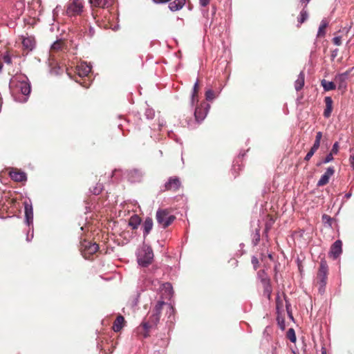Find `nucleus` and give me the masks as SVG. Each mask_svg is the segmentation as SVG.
Masks as SVG:
<instances>
[{
    "label": "nucleus",
    "instance_id": "obj_48",
    "mask_svg": "<svg viewBox=\"0 0 354 354\" xmlns=\"http://www.w3.org/2000/svg\"><path fill=\"white\" fill-rule=\"evenodd\" d=\"M344 79V77L343 75H339L338 77H336V80H339L341 82L343 81Z\"/></svg>",
    "mask_w": 354,
    "mask_h": 354
},
{
    "label": "nucleus",
    "instance_id": "obj_1",
    "mask_svg": "<svg viewBox=\"0 0 354 354\" xmlns=\"http://www.w3.org/2000/svg\"><path fill=\"white\" fill-rule=\"evenodd\" d=\"M10 88L13 95L22 94L23 98L19 100L20 102H26L27 96L31 91L30 84L26 76L19 75L14 77L10 82Z\"/></svg>",
    "mask_w": 354,
    "mask_h": 354
},
{
    "label": "nucleus",
    "instance_id": "obj_8",
    "mask_svg": "<svg viewBox=\"0 0 354 354\" xmlns=\"http://www.w3.org/2000/svg\"><path fill=\"white\" fill-rule=\"evenodd\" d=\"M210 106L208 103L203 102L199 106L195 109L194 115L196 120L198 122L202 121L206 117Z\"/></svg>",
    "mask_w": 354,
    "mask_h": 354
},
{
    "label": "nucleus",
    "instance_id": "obj_32",
    "mask_svg": "<svg viewBox=\"0 0 354 354\" xmlns=\"http://www.w3.org/2000/svg\"><path fill=\"white\" fill-rule=\"evenodd\" d=\"M205 97L207 100H212L215 97L214 93L212 90H208L205 93Z\"/></svg>",
    "mask_w": 354,
    "mask_h": 354
},
{
    "label": "nucleus",
    "instance_id": "obj_28",
    "mask_svg": "<svg viewBox=\"0 0 354 354\" xmlns=\"http://www.w3.org/2000/svg\"><path fill=\"white\" fill-rule=\"evenodd\" d=\"M164 306H167L170 307V305L165 301H158L156 305L155 306L154 308L153 309L152 312L156 314H158V315L160 316L161 310Z\"/></svg>",
    "mask_w": 354,
    "mask_h": 354
},
{
    "label": "nucleus",
    "instance_id": "obj_45",
    "mask_svg": "<svg viewBox=\"0 0 354 354\" xmlns=\"http://www.w3.org/2000/svg\"><path fill=\"white\" fill-rule=\"evenodd\" d=\"M170 1L171 0H153V1L156 3H165Z\"/></svg>",
    "mask_w": 354,
    "mask_h": 354
},
{
    "label": "nucleus",
    "instance_id": "obj_49",
    "mask_svg": "<svg viewBox=\"0 0 354 354\" xmlns=\"http://www.w3.org/2000/svg\"><path fill=\"white\" fill-rule=\"evenodd\" d=\"M317 151V149H315L313 147H311V149H310L309 152H310L313 155H314V153Z\"/></svg>",
    "mask_w": 354,
    "mask_h": 354
},
{
    "label": "nucleus",
    "instance_id": "obj_12",
    "mask_svg": "<svg viewBox=\"0 0 354 354\" xmlns=\"http://www.w3.org/2000/svg\"><path fill=\"white\" fill-rule=\"evenodd\" d=\"M113 3L114 0H89V3L93 8H109Z\"/></svg>",
    "mask_w": 354,
    "mask_h": 354
},
{
    "label": "nucleus",
    "instance_id": "obj_22",
    "mask_svg": "<svg viewBox=\"0 0 354 354\" xmlns=\"http://www.w3.org/2000/svg\"><path fill=\"white\" fill-rule=\"evenodd\" d=\"M124 318L122 315H118L113 322L112 328L115 332H119L124 326Z\"/></svg>",
    "mask_w": 354,
    "mask_h": 354
},
{
    "label": "nucleus",
    "instance_id": "obj_3",
    "mask_svg": "<svg viewBox=\"0 0 354 354\" xmlns=\"http://www.w3.org/2000/svg\"><path fill=\"white\" fill-rule=\"evenodd\" d=\"M80 250L85 259H90L99 250V245L91 241L84 239L80 242Z\"/></svg>",
    "mask_w": 354,
    "mask_h": 354
},
{
    "label": "nucleus",
    "instance_id": "obj_47",
    "mask_svg": "<svg viewBox=\"0 0 354 354\" xmlns=\"http://www.w3.org/2000/svg\"><path fill=\"white\" fill-rule=\"evenodd\" d=\"M310 0H300L301 3L304 4V7L307 6V4L310 2Z\"/></svg>",
    "mask_w": 354,
    "mask_h": 354
},
{
    "label": "nucleus",
    "instance_id": "obj_26",
    "mask_svg": "<svg viewBox=\"0 0 354 354\" xmlns=\"http://www.w3.org/2000/svg\"><path fill=\"white\" fill-rule=\"evenodd\" d=\"M308 17V14L305 9H303L299 15V17L297 18V27L299 28L300 26L307 20Z\"/></svg>",
    "mask_w": 354,
    "mask_h": 354
},
{
    "label": "nucleus",
    "instance_id": "obj_21",
    "mask_svg": "<svg viewBox=\"0 0 354 354\" xmlns=\"http://www.w3.org/2000/svg\"><path fill=\"white\" fill-rule=\"evenodd\" d=\"M186 3V0H174L169 4V8L171 11H177L183 8Z\"/></svg>",
    "mask_w": 354,
    "mask_h": 354
},
{
    "label": "nucleus",
    "instance_id": "obj_39",
    "mask_svg": "<svg viewBox=\"0 0 354 354\" xmlns=\"http://www.w3.org/2000/svg\"><path fill=\"white\" fill-rule=\"evenodd\" d=\"M195 102H198V94L192 93V104L194 105Z\"/></svg>",
    "mask_w": 354,
    "mask_h": 354
},
{
    "label": "nucleus",
    "instance_id": "obj_23",
    "mask_svg": "<svg viewBox=\"0 0 354 354\" xmlns=\"http://www.w3.org/2000/svg\"><path fill=\"white\" fill-rule=\"evenodd\" d=\"M305 74L304 71H301L299 74L297 79L295 82V88L298 91H300L304 86Z\"/></svg>",
    "mask_w": 354,
    "mask_h": 354
},
{
    "label": "nucleus",
    "instance_id": "obj_4",
    "mask_svg": "<svg viewBox=\"0 0 354 354\" xmlns=\"http://www.w3.org/2000/svg\"><path fill=\"white\" fill-rule=\"evenodd\" d=\"M153 253L151 247L144 245L138 254V262L139 265L147 267L152 263Z\"/></svg>",
    "mask_w": 354,
    "mask_h": 354
},
{
    "label": "nucleus",
    "instance_id": "obj_27",
    "mask_svg": "<svg viewBox=\"0 0 354 354\" xmlns=\"http://www.w3.org/2000/svg\"><path fill=\"white\" fill-rule=\"evenodd\" d=\"M321 85L323 86L324 91H329L335 89V84L333 82H328L326 80H322Z\"/></svg>",
    "mask_w": 354,
    "mask_h": 354
},
{
    "label": "nucleus",
    "instance_id": "obj_6",
    "mask_svg": "<svg viewBox=\"0 0 354 354\" xmlns=\"http://www.w3.org/2000/svg\"><path fill=\"white\" fill-rule=\"evenodd\" d=\"M175 219V216L170 215L167 209H159L156 212V220L163 228L169 226Z\"/></svg>",
    "mask_w": 354,
    "mask_h": 354
},
{
    "label": "nucleus",
    "instance_id": "obj_46",
    "mask_svg": "<svg viewBox=\"0 0 354 354\" xmlns=\"http://www.w3.org/2000/svg\"><path fill=\"white\" fill-rule=\"evenodd\" d=\"M349 160L352 168L354 169V155L351 156Z\"/></svg>",
    "mask_w": 354,
    "mask_h": 354
},
{
    "label": "nucleus",
    "instance_id": "obj_34",
    "mask_svg": "<svg viewBox=\"0 0 354 354\" xmlns=\"http://www.w3.org/2000/svg\"><path fill=\"white\" fill-rule=\"evenodd\" d=\"M339 148V143L337 142H335L334 145H333L330 153L333 154H337L338 153Z\"/></svg>",
    "mask_w": 354,
    "mask_h": 354
},
{
    "label": "nucleus",
    "instance_id": "obj_16",
    "mask_svg": "<svg viewBox=\"0 0 354 354\" xmlns=\"http://www.w3.org/2000/svg\"><path fill=\"white\" fill-rule=\"evenodd\" d=\"M127 176L132 183L139 182L142 178V172L137 169H130L127 171Z\"/></svg>",
    "mask_w": 354,
    "mask_h": 354
},
{
    "label": "nucleus",
    "instance_id": "obj_13",
    "mask_svg": "<svg viewBox=\"0 0 354 354\" xmlns=\"http://www.w3.org/2000/svg\"><path fill=\"white\" fill-rule=\"evenodd\" d=\"M342 243L340 240H337L330 247V256L336 259L342 253Z\"/></svg>",
    "mask_w": 354,
    "mask_h": 354
},
{
    "label": "nucleus",
    "instance_id": "obj_38",
    "mask_svg": "<svg viewBox=\"0 0 354 354\" xmlns=\"http://www.w3.org/2000/svg\"><path fill=\"white\" fill-rule=\"evenodd\" d=\"M198 89H199V84H198V82H196L194 86L193 93L198 94Z\"/></svg>",
    "mask_w": 354,
    "mask_h": 354
},
{
    "label": "nucleus",
    "instance_id": "obj_37",
    "mask_svg": "<svg viewBox=\"0 0 354 354\" xmlns=\"http://www.w3.org/2000/svg\"><path fill=\"white\" fill-rule=\"evenodd\" d=\"M333 154L330 152L326 156L324 160V163H328L333 160Z\"/></svg>",
    "mask_w": 354,
    "mask_h": 354
},
{
    "label": "nucleus",
    "instance_id": "obj_18",
    "mask_svg": "<svg viewBox=\"0 0 354 354\" xmlns=\"http://www.w3.org/2000/svg\"><path fill=\"white\" fill-rule=\"evenodd\" d=\"M66 49V46L64 41L62 39H59L55 41L51 46L50 53H57L59 52H62Z\"/></svg>",
    "mask_w": 354,
    "mask_h": 354
},
{
    "label": "nucleus",
    "instance_id": "obj_19",
    "mask_svg": "<svg viewBox=\"0 0 354 354\" xmlns=\"http://www.w3.org/2000/svg\"><path fill=\"white\" fill-rule=\"evenodd\" d=\"M324 102L326 104V107L324 111L323 115L326 118H328L330 116L332 111H333V102L330 97L327 96V97H325V98H324Z\"/></svg>",
    "mask_w": 354,
    "mask_h": 354
},
{
    "label": "nucleus",
    "instance_id": "obj_31",
    "mask_svg": "<svg viewBox=\"0 0 354 354\" xmlns=\"http://www.w3.org/2000/svg\"><path fill=\"white\" fill-rule=\"evenodd\" d=\"M287 337L292 342H296V335L295 333V330L292 328H290L288 330Z\"/></svg>",
    "mask_w": 354,
    "mask_h": 354
},
{
    "label": "nucleus",
    "instance_id": "obj_50",
    "mask_svg": "<svg viewBox=\"0 0 354 354\" xmlns=\"http://www.w3.org/2000/svg\"><path fill=\"white\" fill-rule=\"evenodd\" d=\"M277 308H279V298H277Z\"/></svg>",
    "mask_w": 354,
    "mask_h": 354
},
{
    "label": "nucleus",
    "instance_id": "obj_33",
    "mask_svg": "<svg viewBox=\"0 0 354 354\" xmlns=\"http://www.w3.org/2000/svg\"><path fill=\"white\" fill-rule=\"evenodd\" d=\"M258 276L261 279V281L262 283H263V279H270L269 277H268L267 274L265 272L264 270L259 271Z\"/></svg>",
    "mask_w": 354,
    "mask_h": 354
},
{
    "label": "nucleus",
    "instance_id": "obj_25",
    "mask_svg": "<svg viewBox=\"0 0 354 354\" xmlns=\"http://www.w3.org/2000/svg\"><path fill=\"white\" fill-rule=\"evenodd\" d=\"M141 219L138 215L132 216L129 221V225L132 227V229H137L140 224Z\"/></svg>",
    "mask_w": 354,
    "mask_h": 354
},
{
    "label": "nucleus",
    "instance_id": "obj_52",
    "mask_svg": "<svg viewBox=\"0 0 354 354\" xmlns=\"http://www.w3.org/2000/svg\"><path fill=\"white\" fill-rule=\"evenodd\" d=\"M328 218V219H330V217H329V216H326V215H324V216H323V218Z\"/></svg>",
    "mask_w": 354,
    "mask_h": 354
},
{
    "label": "nucleus",
    "instance_id": "obj_15",
    "mask_svg": "<svg viewBox=\"0 0 354 354\" xmlns=\"http://www.w3.org/2000/svg\"><path fill=\"white\" fill-rule=\"evenodd\" d=\"M10 178L16 182H23L26 180V175L24 172L18 169H12L10 171Z\"/></svg>",
    "mask_w": 354,
    "mask_h": 354
},
{
    "label": "nucleus",
    "instance_id": "obj_14",
    "mask_svg": "<svg viewBox=\"0 0 354 354\" xmlns=\"http://www.w3.org/2000/svg\"><path fill=\"white\" fill-rule=\"evenodd\" d=\"M334 173L335 170L333 167H328L317 182V186L322 187L328 183L330 178L334 174Z\"/></svg>",
    "mask_w": 354,
    "mask_h": 354
},
{
    "label": "nucleus",
    "instance_id": "obj_40",
    "mask_svg": "<svg viewBox=\"0 0 354 354\" xmlns=\"http://www.w3.org/2000/svg\"><path fill=\"white\" fill-rule=\"evenodd\" d=\"M252 264L254 265V268H255V269H257V266H258V264H259L258 259H257V258H256V257H253V258L252 259Z\"/></svg>",
    "mask_w": 354,
    "mask_h": 354
},
{
    "label": "nucleus",
    "instance_id": "obj_51",
    "mask_svg": "<svg viewBox=\"0 0 354 354\" xmlns=\"http://www.w3.org/2000/svg\"><path fill=\"white\" fill-rule=\"evenodd\" d=\"M268 258L272 260V255L271 254H268Z\"/></svg>",
    "mask_w": 354,
    "mask_h": 354
},
{
    "label": "nucleus",
    "instance_id": "obj_36",
    "mask_svg": "<svg viewBox=\"0 0 354 354\" xmlns=\"http://www.w3.org/2000/svg\"><path fill=\"white\" fill-rule=\"evenodd\" d=\"M3 59L4 62L8 64H10L12 63L11 57L8 54L4 55L3 57Z\"/></svg>",
    "mask_w": 354,
    "mask_h": 354
},
{
    "label": "nucleus",
    "instance_id": "obj_20",
    "mask_svg": "<svg viewBox=\"0 0 354 354\" xmlns=\"http://www.w3.org/2000/svg\"><path fill=\"white\" fill-rule=\"evenodd\" d=\"M263 296H265L268 300L270 299L271 293L272 291V286L270 284V279H263Z\"/></svg>",
    "mask_w": 354,
    "mask_h": 354
},
{
    "label": "nucleus",
    "instance_id": "obj_17",
    "mask_svg": "<svg viewBox=\"0 0 354 354\" xmlns=\"http://www.w3.org/2000/svg\"><path fill=\"white\" fill-rule=\"evenodd\" d=\"M24 210H25V217L26 221L27 224L29 225L32 223L33 220V209L32 207L30 204L27 202L24 203Z\"/></svg>",
    "mask_w": 354,
    "mask_h": 354
},
{
    "label": "nucleus",
    "instance_id": "obj_10",
    "mask_svg": "<svg viewBox=\"0 0 354 354\" xmlns=\"http://www.w3.org/2000/svg\"><path fill=\"white\" fill-rule=\"evenodd\" d=\"M91 71V67L86 62H81L75 68V73L80 77H87Z\"/></svg>",
    "mask_w": 354,
    "mask_h": 354
},
{
    "label": "nucleus",
    "instance_id": "obj_11",
    "mask_svg": "<svg viewBox=\"0 0 354 354\" xmlns=\"http://www.w3.org/2000/svg\"><path fill=\"white\" fill-rule=\"evenodd\" d=\"M21 44L23 46L24 50L28 53L30 51L32 50V49L35 46V38L32 36L27 37H21Z\"/></svg>",
    "mask_w": 354,
    "mask_h": 354
},
{
    "label": "nucleus",
    "instance_id": "obj_9",
    "mask_svg": "<svg viewBox=\"0 0 354 354\" xmlns=\"http://www.w3.org/2000/svg\"><path fill=\"white\" fill-rule=\"evenodd\" d=\"M181 186L180 179L176 176L170 177L165 185V191L176 192Z\"/></svg>",
    "mask_w": 354,
    "mask_h": 354
},
{
    "label": "nucleus",
    "instance_id": "obj_2",
    "mask_svg": "<svg viewBox=\"0 0 354 354\" xmlns=\"http://www.w3.org/2000/svg\"><path fill=\"white\" fill-rule=\"evenodd\" d=\"M328 273V267L326 261L322 260L319 263V268L316 277V283L319 286V291L323 293L325 291V287L327 283V278Z\"/></svg>",
    "mask_w": 354,
    "mask_h": 354
},
{
    "label": "nucleus",
    "instance_id": "obj_5",
    "mask_svg": "<svg viewBox=\"0 0 354 354\" xmlns=\"http://www.w3.org/2000/svg\"><path fill=\"white\" fill-rule=\"evenodd\" d=\"M84 11V4L81 0H70L66 8V15L68 17L81 15Z\"/></svg>",
    "mask_w": 354,
    "mask_h": 354
},
{
    "label": "nucleus",
    "instance_id": "obj_44",
    "mask_svg": "<svg viewBox=\"0 0 354 354\" xmlns=\"http://www.w3.org/2000/svg\"><path fill=\"white\" fill-rule=\"evenodd\" d=\"M313 156V155L310 152H309V151H308V152L307 153L306 156H305L304 160H305L306 161H309V160H310V158H312V156Z\"/></svg>",
    "mask_w": 354,
    "mask_h": 354
},
{
    "label": "nucleus",
    "instance_id": "obj_24",
    "mask_svg": "<svg viewBox=\"0 0 354 354\" xmlns=\"http://www.w3.org/2000/svg\"><path fill=\"white\" fill-rule=\"evenodd\" d=\"M153 227V220L152 218L148 217L145 219L143 223V229H144V236L147 235L150 231L151 230Z\"/></svg>",
    "mask_w": 354,
    "mask_h": 354
},
{
    "label": "nucleus",
    "instance_id": "obj_43",
    "mask_svg": "<svg viewBox=\"0 0 354 354\" xmlns=\"http://www.w3.org/2000/svg\"><path fill=\"white\" fill-rule=\"evenodd\" d=\"M320 146V141L315 140L312 147L318 149Z\"/></svg>",
    "mask_w": 354,
    "mask_h": 354
},
{
    "label": "nucleus",
    "instance_id": "obj_30",
    "mask_svg": "<svg viewBox=\"0 0 354 354\" xmlns=\"http://www.w3.org/2000/svg\"><path fill=\"white\" fill-rule=\"evenodd\" d=\"M103 189V187L102 185L99 184L93 189H90L91 192L94 195H98L100 194Z\"/></svg>",
    "mask_w": 354,
    "mask_h": 354
},
{
    "label": "nucleus",
    "instance_id": "obj_29",
    "mask_svg": "<svg viewBox=\"0 0 354 354\" xmlns=\"http://www.w3.org/2000/svg\"><path fill=\"white\" fill-rule=\"evenodd\" d=\"M327 25L328 24L326 21H322L318 30L317 37H324L325 35Z\"/></svg>",
    "mask_w": 354,
    "mask_h": 354
},
{
    "label": "nucleus",
    "instance_id": "obj_7",
    "mask_svg": "<svg viewBox=\"0 0 354 354\" xmlns=\"http://www.w3.org/2000/svg\"><path fill=\"white\" fill-rule=\"evenodd\" d=\"M160 316L152 312V314L149 317V319L146 322H143L141 324L142 327L145 330L144 337H147L149 336V329L157 325L159 322Z\"/></svg>",
    "mask_w": 354,
    "mask_h": 354
},
{
    "label": "nucleus",
    "instance_id": "obj_41",
    "mask_svg": "<svg viewBox=\"0 0 354 354\" xmlns=\"http://www.w3.org/2000/svg\"><path fill=\"white\" fill-rule=\"evenodd\" d=\"M199 2L201 6L205 7L209 4V0H199Z\"/></svg>",
    "mask_w": 354,
    "mask_h": 354
},
{
    "label": "nucleus",
    "instance_id": "obj_42",
    "mask_svg": "<svg viewBox=\"0 0 354 354\" xmlns=\"http://www.w3.org/2000/svg\"><path fill=\"white\" fill-rule=\"evenodd\" d=\"M322 138V133L321 131L317 132L316 134V136H315V140L321 142Z\"/></svg>",
    "mask_w": 354,
    "mask_h": 354
},
{
    "label": "nucleus",
    "instance_id": "obj_35",
    "mask_svg": "<svg viewBox=\"0 0 354 354\" xmlns=\"http://www.w3.org/2000/svg\"><path fill=\"white\" fill-rule=\"evenodd\" d=\"M333 42L336 46H340L342 44V37L340 36L335 37L333 39Z\"/></svg>",
    "mask_w": 354,
    "mask_h": 354
}]
</instances>
